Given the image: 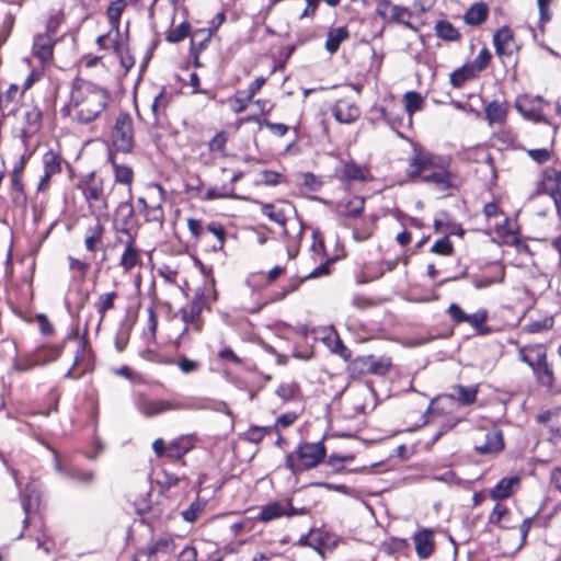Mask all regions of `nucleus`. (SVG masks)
<instances>
[{"label":"nucleus","instance_id":"nucleus-1","mask_svg":"<svg viewBox=\"0 0 561 561\" xmlns=\"http://www.w3.org/2000/svg\"><path fill=\"white\" fill-rule=\"evenodd\" d=\"M110 99L106 89L93 82L77 79L71 89L70 101L62 111L72 121L89 124L103 116Z\"/></svg>","mask_w":561,"mask_h":561},{"label":"nucleus","instance_id":"nucleus-2","mask_svg":"<svg viewBox=\"0 0 561 561\" xmlns=\"http://www.w3.org/2000/svg\"><path fill=\"white\" fill-rule=\"evenodd\" d=\"M327 449L322 442L302 443L295 453L286 455L285 467L294 474L317 467L325 457Z\"/></svg>","mask_w":561,"mask_h":561},{"label":"nucleus","instance_id":"nucleus-3","mask_svg":"<svg viewBox=\"0 0 561 561\" xmlns=\"http://www.w3.org/2000/svg\"><path fill=\"white\" fill-rule=\"evenodd\" d=\"M450 159L445 156L435 154L423 150L419 145H413V156L409 160V176L414 180L427 170L448 169Z\"/></svg>","mask_w":561,"mask_h":561},{"label":"nucleus","instance_id":"nucleus-4","mask_svg":"<svg viewBox=\"0 0 561 561\" xmlns=\"http://www.w3.org/2000/svg\"><path fill=\"white\" fill-rule=\"evenodd\" d=\"M165 412L170 411H202L214 410L232 416L231 411L224 402H215L205 397H180L164 400Z\"/></svg>","mask_w":561,"mask_h":561},{"label":"nucleus","instance_id":"nucleus-5","mask_svg":"<svg viewBox=\"0 0 561 561\" xmlns=\"http://www.w3.org/2000/svg\"><path fill=\"white\" fill-rule=\"evenodd\" d=\"M112 142L116 150L130 152L134 147L133 119L129 114L121 113L112 130Z\"/></svg>","mask_w":561,"mask_h":561},{"label":"nucleus","instance_id":"nucleus-6","mask_svg":"<svg viewBox=\"0 0 561 561\" xmlns=\"http://www.w3.org/2000/svg\"><path fill=\"white\" fill-rule=\"evenodd\" d=\"M537 194H547L553 201L558 214L561 216V170L546 168L537 183Z\"/></svg>","mask_w":561,"mask_h":561},{"label":"nucleus","instance_id":"nucleus-7","mask_svg":"<svg viewBox=\"0 0 561 561\" xmlns=\"http://www.w3.org/2000/svg\"><path fill=\"white\" fill-rule=\"evenodd\" d=\"M477 386L465 387L461 385H456L453 387V392L437 397L433 403L436 405L435 409H439L444 412L446 409L454 405L455 402H458L462 405H470L474 403L477 400Z\"/></svg>","mask_w":561,"mask_h":561},{"label":"nucleus","instance_id":"nucleus-8","mask_svg":"<svg viewBox=\"0 0 561 561\" xmlns=\"http://www.w3.org/2000/svg\"><path fill=\"white\" fill-rule=\"evenodd\" d=\"M504 449L503 434L500 430H479L474 437V450L479 455L496 454Z\"/></svg>","mask_w":561,"mask_h":561},{"label":"nucleus","instance_id":"nucleus-9","mask_svg":"<svg viewBox=\"0 0 561 561\" xmlns=\"http://www.w3.org/2000/svg\"><path fill=\"white\" fill-rule=\"evenodd\" d=\"M422 183L434 187L436 191L445 192L457 188L460 185V179L448 169H438L428 174L420 176Z\"/></svg>","mask_w":561,"mask_h":561},{"label":"nucleus","instance_id":"nucleus-10","mask_svg":"<svg viewBox=\"0 0 561 561\" xmlns=\"http://www.w3.org/2000/svg\"><path fill=\"white\" fill-rule=\"evenodd\" d=\"M547 103L540 96H524L516 101V110L527 119L537 123H548L543 115V106Z\"/></svg>","mask_w":561,"mask_h":561},{"label":"nucleus","instance_id":"nucleus-11","mask_svg":"<svg viewBox=\"0 0 561 561\" xmlns=\"http://www.w3.org/2000/svg\"><path fill=\"white\" fill-rule=\"evenodd\" d=\"M332 116L341 124H352L360 115L359 107L351 99H340L331 107Z\"/></svg>","mask_w":561,"mask_h":561},{"label":"nucleus","instance_id":"nucleus-12","mask_svg":"<svg viewBox=\"0 0 561 561\" xmlns=\"http://www.w3.org/2000/svg\"><path fill=\"white\" fill-rule=\"evenodd\" d=\"M197 438L194 434L181 435L178 438L171 440L167 446V457L173 460H180L191 451Z\"/></svg>","mask_w":561,"mask_h":561},{"label":"nucleus","instance_id":"nucleus-13","mask_svg":"<svg viewBox=\"0 0 561 561\" xmlns=\"http://www.w3.org/2000/svg\"><path fill=\"white\" fill-rule=\"evenodd\" d=\"M413 542L419 558L427 559L435 549L434 530L422 528L413 535Z\"/></svg>","mask_w":561,"mask_h":561},{"label":"nucleus","instance_id":"nucleus-14","mask_svg":"<svg viewBox=\"0 0 561 561\" xmlns=\"http://www.w3.org/2000/svg\"><path fill=\"white\" fill-rule=\"evenodd\" d=\"M518 358L530 368L548 359L547 347L543 344H530L518 348Z\"/></svg>","mask_w":561,"mask_h":561},{"label":"nucleus","instance_id":"nucleus-15","mask_svg":"<svg viewBox=\"0 0 561 561\" xmlns=\"http://www.w3.org/2000/svg\"><path fill=\"white\" fill-rule=\"evenodd\" d=\"M496 54L500 57H510L515 50L513 32L508 26H503L493 36Z\"/></svg>","mask_w":561,"mask_h":561},{"label":"nucleus","instance_id":"nucleus-16","mask_svg":"<svg viewBox=\"0 0 561 561\" xmlns=\"http://www.w3.org/2000/svg\"><path fill=\"white\" fill-rule=\"evenodd\" d=\"M519 486L520 479L518 476L505 477L490 490V497L494 501L505 500L513 495Z\"/></svg>","mask_w":561,"mask_h":561},{"label":"nucleus","instance_id":"nucleus-17","mask_svg":"<svg viewBox=\"0 0 561 561\" xmlns=\"http://www.w3.org/2000/svg\"><path fill=\"white\" fill-rule=\"evenodd\" d=\"M54 39L49 34H37L33 42V55L42 64H48L53 59Z\"/></svg>","mask_w":561,"mask_h":561},{"label":"nucleus","instance_id":"nucleus-18","mask_svg":"<svg viewBox=\"0 0 561 561\" xmlns=\"http://www.w3.org/2000/svg\"><path fill=\"white\" fill-rule=\"evenodd\" d=\"M119 266L124 273L130 272L134 267L141 265L139 250L135 247L134 239L130 237L125 244V249L119 259Z\"/></svg>","mask_w":561,"mask_h":561},{"label":"nucleus","instance_id":"nucleus-19","mask_svg":"<svg viewBox=\"0 0 561 561\" xmlns=\"http://www.w3.org/2000/svg\"><path fill=\"white\" fill-rule=\"evenodd\" d=\"M137 410L146 417H153L165 412L164 399L151 400L145 396H138L135 401Z\"/></svg>","mask_w":561,"mask_h":561},{"label":"nucleus","instance_id":"nucleus-20","mask_svg":"<svg viewBox=\"0 0 561 561\" xmlns=\"http://www.w3.org/2000/svg\"><path fill=\"white\" fill-rule=\"evenodd\" d=\"M202 301L199 299L194 300L181 309L182 320L185 323L184 332L193 328L196 331L201 330L198 318L202 312Z\"/></svg>","mask_w":561,"mask_h":561},{"label":"nucleus","instance_id":"nucleus-21","mask_svg":"<svg viewBox=\"0 0 561 561\" xmlns=\"http://www.w3.org/2000/svg\"><path fill=\"white\" fill-rule=\"evenodd\" d=\"M365 199L363 197L355 196L350 201L340 202L336 205V211L340 216L345 218H356L363 213Z\"/></svg>","mask_w":561,"mask_h":561},{"label":"nucleus","instance_id":"nucleus-22","mask_svg":"<svg viewBox=\"0 0 561 561\" xmlns=\"http://www.w3.org/2000/svg\"><path fill=\"white\" fill-rule=\"evenodd\" d=\"M288 507H290V501L270 503L262 507L259 519L266 523L282 516H287Z\"/></svg>","mask_w":561,"mask_h":561},{"label":"nucleus","instance_id":"nucleus-23","mask_svg":"<svg viewBox=\"0 0 561 561\" xmlns=\"http://www.w3.org/2000/svg\"><path fill=\"white\" fill-rule=\"evenodd\" d=\"M505 270L502 265H494L490 275L483 274L476 277L473 285L477 289L486 288L493 284H500L504 280Z\"/></svg>","mask_w":561,"mask_h":561},{"label":"nucleus","instance_id":"nucleus-24","mask_svg":"<svg viewBox=\"0 0 561 561\" xmlns=\"http://www.w3.org/2000/svg\"><path fill=\"white\" fill-rule=\"evenodd\" d=\"M531 370L537 382L540 386L546 387L548 389H551L553 387L554 375L552 366L548 363V359L535 366L534 368H531Z\"/></svg>","mask_w":561,"mask_h":561},{"label":"nucleus","instance_id":"nucleus-25","mask_svg":"<svg viewBox=\"0 0 561 561\" xmlns=\"http://www.w3.org/2000/svg\"><path fill=\"white\" fill-rule=\"evenodd\" d=\"M350 36L348 30L345 26H340L336 28H332L329 31L327 41H325V49L331 54H335L339 50V47L342 42L347 39Z\"/></svg>","mask_w":561,"mask_h":561},{"label":"nucleus","instance_id":"nucleus-26","mask_svg":"<svg viewBox=\"0 0 561 561\" xmlns=\"http://www.w3.org/2000/svg\"><path fill=\"white\" fill-rule=\"evenodd\" d=\"M104 233V226L98 219L93 226H90L87 230L84 244L88 251L95 252L99 245L102 243V237Z\"/></svg>","mask_w":561,"mask_h":561},{"label":"nucleus","instance_id":"nucleus-27","mask_svg":"<svg viewBox=\"0 0 561 561\" xmlns=\"http://www.w3.org/2000/svg\"><path fill=\"white\" fill-rule=\"evenodd\" d=\"M82 190L85 199L89 202L103 199L102 180L95 178L93 174H91L89 180L84 182Z\"/></svg>","mask_w":561,"mask_h":561},{"label":"nucleus","instance_id":"nucleus-28","mask_svg":"<svg viewBox=\"0 0 561 561\" xmlns=\"http://www.w3.org/2000/svg\"><path fill=\"white\" fill-rule=\"evenodd\" d=\"M117 298V294L115 291H108L101 294L94 304V308L96 312L100 314V319L96 325V331L100 330V327L104 320L106 311L111 310L114 307L115 299Z\"/></svg>","mask_w":561,"mask_h":561},{"label":"nucleus","instance_id":"nucleus-29","mask_svg":"<svg viewBox=\"0 0 561 561\" xmlns=\"http://www.w3.org/2000/svg\"><path fill=\"white\" fill-rule=\"evenodd\" d=\"M488 16V7L483 2L474 3L465 13V22L469 25H479Z\"/></svg>","mask_w":561,"mask_h":561},{"label":"nucleus","instance_id":"nucleus-30","mask_svg":"<svg viewBox=\"0 0 561 561\" xmlns=\"http://www.w3.org/2000/svg\"><path fill=\"white\" fill-rule=\"evenodd\" d=\"M174 549V542L171 538L163 537L156 541L150 542L146 548V553L149 558L157 556L158 553L169 554Z\"/></svg>","mask_w":561,"mask_h":561},{"label":"nucleus","instance_id":"nucleus-31","mask_svg":"<svg viewBox=\"0 0 561 561\" xmlns=\"http://www.w3.org/2000/svg\"><path fill=\"white\" fill-rule=\"evenodd\" d=\"M477 72L471 68L469 64L456 69L450 73V83L455 88H460L462 84L477 77Z\"/></svg>","mask_w":561,"mask_h":561},{"label":"nucleus","instance_id":"nucleus-32","mask_svg":"<svg viewBox=\"0 0 561 561\" xmlns=\"http://www.w3.org/2000/svg\"><path fill=\"white\" fill-rule=\"evenodd\" d=\"M404 108L409 115V124H412V116L415 112L422 110L424 100L420 93L409 91L404 94Z\"/></svg>","mask_w":561,"mask_h":561},{"label":"nucleus","instance_id":"nucleus-33","mask_svg":"<svg viewBox=\"0 0 561 561\" xmlns=\"http://www.w3.org/2000/svg\"><path fill=\"white\" fill-rule=\"evenodd\" d=\"M507 115V107L504 103L491 102L485 108V116L491 124L503 123Z\"/></svg>","mask_w":561,"mask_h":561},{"label":"nucleus","instance_id":"nucleus-34","mask_svg":"<svg viewBox=\"0 0 561 561\" xmlns=\"http://www.w3.org/2000/svg\"><path fill=\"white\" fill-rule=\"evenodd\" d=\"M42 113L37 107H32L24 114L26 126L23 128V134L30 136L34 134L41 125Z\"/></svg>","mask_w":561,"mask_h":561},{"label":"nucleus","instance_id":"nucleus-35","mask_svg":"<svg viewBox=\"0 0 561 561\" xmlns=\"http://www.w3.org/2000/svg\"><path fill=\"white\" fill-rule=\"evenodd\" d=\"M435 31L437 36L445 41H457L460 37L458 30L447 21H438Z\"/></svg>","mask_w":561,"mask_h":561},{"label":"nucleus","instance_id":"nucleus-36","mask_svg":"<svg viewBox=\"0 0 561 561\" xmlns=\"http://www.w3.org/2000/svg\"><path fill=\"white\" fill-rule=\"evenodd\" d=\"M44 172L55 175L61 171L60 158L54 151H47L43 156Z\"/></svg>","mask_w":561,"mask_h":561},{"label":"nucleus","instance_id":"nucleus-37","mask_svg":"<svg viewBox=\"0 0 561 561\" xmlns=\"http://www.w3.org/2000/svg\"><path fill=\"white\" fill-rule=\"evenodd\" d=\"M39 495L35 489L27 488L22 500V507L26 515L38 510Z\"/></svg>","mask_w":561,"mask_h":561},{"label":"nucleus","instance_id":"nucleus-38","mask_svg":"<svg viewBox=\"0 0 561 561\" xmlns=\"http://www.w3.org/2000/svg\"><path fill=\"white\" fill-rule=\"evenodd\" d=\"M274 432V427L270 426H251L244 434L247 440L259 444L262 442L264 436L270 435Z\"/></svg>","mask_w":561,"mask_h":561},{"label":"nucleus","instance_id":"nucleus-39","mask_svg":"<svg viewBox=\"0 0 561 561\" xmlns=\"http://www.w3.org/2000/svg\"><path fill=\"white\" fill-rule=\"evenodd\" d=\"M343 175L351 181H366L365 171L353 161L346 162L343 167Z\"/></svg>","mask_w":561,"mask_h":561},{"label":"nucleus","instance_id":"nucleus-40","mask_svg":"<svg viewBox=\"0 0 561 561\" xmlns=\"http://www.w3.org/2000/svg\"><path fill=\"white\" fill-rule=\"evenodd\" d=\"M491 58V51L486 47H483L469 65L477 73H479L486 68Z\"/></svg>","mask_w":561,"mask_h":561},{"label":"nucleus","instance_id":"nucleus-41","mask_svg":"<svg viewBox=\"0 0 561 561\" xmlns=\"http://www.w3.org/2000/svg\"><path fill=\"white\" fill-rule=\"evenodd\" d=\"M228 141V134L226 131L217 133L208 142V148L211 152H218L225 156V148Z\"/></svg>","mask_w":561,"mask_h":561},{"label":"nucleus","instance_id":"nucleus-42","mask_svg":"<svg viewBox=\"0 0 561 561\" xmlns=\"http://www.w3.org/2000/svg\"><path fill=\"white\" fill-rule=\"evenodd\" d=\"M131 327L127 323L122 324L115 335V348L123 352L128 344Z\"/></svg>","mask_w":561,"mask_h":561},{"label":"nucleus","instance_id":"nucleus-43","mask_svg":"<svg viewBox=\"0 0 561 561\" xmlns=\"http://www.w3.org/2000/svg\"><path fill=\"white\" fill-rule=\"evenodd\" d=\"M190 31L191 25L187 22H183L168 33L167 39L170 43H179L190 35Z\"/></svg>","mask_w":561,"mask_h":561},{"label":"nucleus","instance_id":"nucleus-44","mask_svg":"<svg viewBox=\"0 0 561 561\" xmlns=\"http://www.w3.org/2000/svg\"><path fill=\"white\" fill-rule=\"evenodd\" d=\"M262 213H263V215L268 217L272 221H274L280 226H285L286 217L282 209L276 208L272 204H265L262 207Z\"/></svg>","mask_w":561,"mask_h":561},{"label":"nucleus","instance_id":"nucleus-45","mask_svg":"<svg viewBox=\"0 0 561 561\" xmlns=\"http://www.w3.org/2000/svg\"><path fill=\"white\" fill-rule=\"evenodd\" d=\"M171 101V95L168 94L164 90H162L153 100L151 105V110L156 116H159L164 112L168 104Z\"/></svg>","mask_w":561,"mask_h":561},{"label":"nucleus","instance_id":"nucleus-46","mask_svg":"<svg viewBox=\"0 0 561 561\" xmlns=\"http://www.w3.org/2000/svg\"><path fill=\"white\" fill-rule=\"evenodd\" d=\"M115 180L122 184H130L133 181V170L126 165H119L113 162Z\"/></svg>","mask_w":561,"mask_h":561},{"label":"nucleus","instance_id":"nucleus-47","mask_svg":"<svg viewBox=\"0 0 561 561\" xmlns=\"http://www.w3.org/2000/svg\"><path fill=\"white\" fill-rule=\"evenodd\" d=\"M126 7L125 0H114L107 9V16L112 23H118L121 15Z\"/></svg>","mask_w":561,"mask_h":561},{"label":"nucleus","instance_id":"nucleus-48","mask_svg":"<svg viewBox=\"0 0 561 561\" xmlns=\"http://www.w3.org/2000/svg\"><path fill=\"white\" fill-rule=\"evenodd\" d=\"M207 230L216 237L217 242H218V244L213 245V249L215 251L222 250L224 244H225V237H226L225 228L219 224L211 222L207 226Z\"/></svg>","mask_w":561,"mask_h":561},{"label":"nucleus","instance_id":"nucleus-49","mask_svg":"<svg viewBox=\"0 0 561 561\" xmlns=\"http://www.w3.org/2000/svg\"><path fill=\"white\" fill-rule=\"evenodd\" d=\"M431 251L433 253L439 254V255H450L453 254L454 248L448 239V237H444L439 240H437L433 245Z\"/></svg>","mask_w":561,"mask_h":561},{"label":"nucleus","instance_id":"nucleus-50","mask_svg":"<svg viewBox=\"0 0 561 561\" xmlns=\"http://www.w3.org/2000/svg\"><path fill=\"white\" fill-rule=\"evenodd\" d=\"M69 479L78 481L84 485H90L94 481V472L80 469H72Z\"/></svg>","mask_w":561,"mask_h":561},{"label":"nucleus","instance_id":"nucleus-51","mask_svg":"<svg viewBox=\"0 0 561 561\" xmlns=\"http://www.w3.org/2000/svg\"><path fill=\"white\" fill-rule=\"evenodd\" d=\"M204 510V503L196 500L194 501L188 508L184 510L182 512V516L184 520L193 523L196 520L199 513Z\"/></svg>","mask_w":561,"mask_h":561},{"label":"nucleus","instance_id":"nucleus-52","mask_svg":"<svg viewBox=\"0 0 561 561\" xmlns=\"http://www.w3.org/2000/svg\"><path fill=\"white\" fill-rule=\"evenodd\" d=\"M297 419V414L295 412H288L285 414H282L277 417L274 425H271L270 427H274V432L278 431V428H286L290 426Z\"/></svg>","mask_w":561,"mask_h":561},{"label":"nucleus","instance_id":"nucleus-53","mask_svg":"<svg viewBox=\"0 0 561 561\" xmlns=\"http://www.w3.org/2000/svg\"><path fill=\"white\" fill-rule=\"evenodd\" d=\"M432 481L444 482L447 484H460L461 480L451 470H446L440 474H433L430 478Z\"/></svg>","mask_w":561,"mask_h":561},{"label":"nucleus","instance_id":"nucleus-54","mask_svg":"<svg viewBox=\"0 0 561 561\" xmlns=\"http://www.w3.org/2000/svg\"><path fill=\"white\" fill-rule=\"evenodd\" d=\"M230 196H232V190H228L226 186H224L221 191H218L215 187H210L206 191L203 199L214 201L219 198H227Z\"/></svg>","mask_w":561,"mask_h":561},{"label":"nucleus","instance_id":"nucleus-55","mask_svg":"<svg viewBox=\"0 0 561 561\" xmlns=\"http://www.w3.org/2000/svg\"><path fill=\"white\" fill-rule=\"evenodd\" d=\"M528 156L537 163L542 164L550 160L551 151L546 148L530 149Z\"/></svg>","mask_w":561,"mask_h":561},{"label":"nucleus","instance_id":"nucleus-56","mask_svg":"<svg viewBox=\"0 0 561 561\" xmlns=\"http://www.w3.org/2000/svg\"><path fill=\"white\" fill-rule=\"evenodd\" d=\"M178 367L183 374H191L198 369L199 363L185 356H180Z\"/></svg>","mask_w":561,"mask_h":561},{"label":"nucleus","instance_id":"nucleus-57","mask_svg":"<svg viewBox=\"0 0 561 561\" xmlns=\"http://www.w3.org/2000/svg\"><path fill=\"white\" fill-rule=\"evenodd\" d=\"M373 112L377 114L376 119H382L392 128H394V117L392 115V111H389L387 107L376 105L373 108Z\"/></svg>","mask_w":561,"mask_h":561},{"label":"nucleus","instance_id":"nucleus-58","mask_svg":"<svg viewBox=\"0 0 561 561\" xmlns=\"http://www.w3.org/2000/svg\"><path fill=\"white\" fill-rule=\"evenodd\" d=\"M390 362L389 359L387 358H380L378 360H374L370 365H369V371L371 374H377V375H385L389 368H390Z\"/></svg>","mask_w":561,"mask_h":561},{"label":"nucleus","instance_id":"nucleus-59","mask_svg":"<svg viewBox=\"0 0 561 561\" xmlns=\"http://www.w3.org/2000/svg\"><path fill=\"white\" fill-rule=\"evenodd\" d=\"M69 267L72 271H77L80 274V276L83 278V277H85V275L89 271L90 264L87 262H83L81 260H78L76 257L69 256Z\"/></svg>","mask_w":561,"mask_h":561},{"label":"nucleus","instance_id":"nucleus-60","mask_svg":"<svg viewBox=\"0 0 561 561\" xmlns=\"http://www.w3.org/2000/svg\"><path fill=\"white\" fill-rule=\"evenodd\" d=\"M296 387L291 383H283L276 389V394L283 400H290L295 397Z\"/></svg>","mask_w":561,"mask_h":561},{"label":"nucleus","instance_id":"nucleus-61","mask_svg":"<svg viewBox=\"0 0 561 561\" xmlns=\"http://www.w3.org/2000/svg\"><path fill=\"white\" fill-rule=\"evenodd\" d=\"M187 228L194 238L198 239L204 234L203 222L195 218L187 219Z\"/></svg>","mask_w":561,"mask_h":561},{"label":"nucleus","instance_id":"nucleus-62","mask_svg":"<svg viewBox=\"0 0 561 561\" xmlns=\"http://www.w3.org/2000/svg\"><path fill=\"white\" fill-rule=\"evenodd\" d=\"M448 314L457 323L466 322V320H467V313L463 312V310L456 304H451L449 306Z\"/></svg>","mask_w":561,"mask_h":561},{"label":"nucleus","instance_id":"nucleus-63","mask_svg":"<svg viewBox=\"0 0 561 561\" xmlns=\"http://www.w3.org/2000/svg\"><path fill=\"white\" fill-rule=\"evenodd\" d=\"M266 79L264 77H259L254 81H252L245 92L247 100L251 101L254 95L260 91V89L265 83Z\"/></svg>","mask_w":561,"mask_h":561},{"label":"nucleus","instance_id":"nucleus-64","mask_svg":"<svg viewBox=\"0 0 561 561\" xmlns=\"http://www.w3.org/2000/svg\"><path fill=\"white\" fill-rule=\"evenodd\" d=\"M197 551L193 546H186L179 554L178 561H196Z\"/></svg>","mask_w":561,"mask_h":561}]
</instances>
